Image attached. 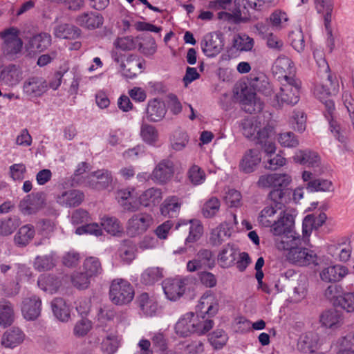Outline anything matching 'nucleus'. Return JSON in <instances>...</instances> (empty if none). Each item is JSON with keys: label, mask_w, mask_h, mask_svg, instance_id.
I'll return each instance as SVG.
<instances>
[{"label": "nucleus", "mask_w": 354, "mask_h": 354, "mask_svg": "<svg viewBox=\"0 0 354 354\" xmlns=\"http://www.w3.org/2000/svg\"><path fill=\"white\" fill-rule=\"evenodd\" d=\"M295 227V218L292 214L285 213L283 216L276 223L272 230V234L278 236L276 243L278 249L287 251L286 257L287 261L294 265L306 267L318 265L317 254L308 248V243L304 241L302 237L296 232Z\"/></svg>", "instance_id": "obj_1"}, {"label": "nucleus", "mask_w": 354, "mask_h": 354, "mask_svg": "<svg viewBox=\"0 0 354 354\" xmlns=\"http://www.w3.org/2000/svg\"><path fill=\"white\" fill-rule=\"evenodd\" d=\"M19 35V29L14 26L0 32V37L3 40L1 46L2 53L9 60L15 59L21 52L23 41Z\"/></svg>", "instance_id": "obj_2"}, {"label": "nucleus", "mask_w": 354, "mask_h": 354, "mask_svg": "<svg viewBox=\"0 0 354 354\" xmlns=\"http://www.w3.org/2000/svg\"><path fill=\"white\" fill-rule=\"evenodd\" d=\"M134 289L131 284L124 279H115L110 286L109 298L113 304L123 306L129 304L134 297Z\"/></svg>", "instance_id": "obj_3"}, {"label": "nucleus", "mask_w": 354, "mask_h": 354, "mask_svg": "<svg viewBox=\"0 0 354 354\" xmlns=\"http://www.w3.org/2000/svg\"><path fill=\"white\" fill-rule=\"evenodd\" d=\"M281 82L280 91L275 95L279 106L283 104L295 105L300 98L301 82L297 79H288Z\"/></svg>", "instance_id": "obj_4"}, {"label": "nucleus", "mask_w": 354, "mask_h": 354, "mask_svg": "<svg viewBox=\"0 0 354 354\" xmlns=\"http://www.w3.org/2000/svg\"><path fill=\"white\" fill-rule=\"evenodd\" d=\"M153 218L151 214L140 212L134 214L127 223V233L131 237L144 234L153 225Z\"/></svg>", "instance_id": "obj_5"}, {"label": "nucleus", "mask_w": 354, "mask_h": 354, "mask_svg": "<svg viewBox=\"0 0 354 354\" xmlns=\"http://www.w3.org/2000/svg\"><path fill=\"white\" fill-rule=\"evenodd\" d=\"M333 327L339 325L343 320V311L347 313L354 310V292L333 295Z\"/></svg>", "instance_id": "obj_6"}, {"label": "nucleus", "mask_w": 354, "mask_h": 354, "mask_svg": "<svg viewBox=\"0 0 354 354\" xmlns=\"http://www.w3.org/2000/svg\"><path fill=\"white\" fill-rule=\"evenodd\" d=\"M216 265L215 257L212 250L201 249L194 259L187 263V270L193 272L199 270H212Z\"/></svg>", "instance_id": "obj_7"}, {"label": "nucleus", "mask_w": 354, "mask_h": 354, "mask_svg": "<svg viewBox=\"0 0 354 354\" xmlns=\"http://www.w3.org/2000/svg\"><path fill=\"white\" fill-rule=\"evenodd\" d=\"M272 71L280 82L288 81V79H296L294 63L285 55H280L277 57L272 66Z\"/></svg>", "instance_id": "obj_8"}, {"label": "nucleus", "mask_w": 354, "mask_h": 354, "mask_svg": "<svg viewBox=\"0 0 354 354\" xmlns=\"http://www.w3.org/2000/svg\"><path fill=\"white\" fill-rule=\"evenodd\" d=\"M46 204L45 194L43 192L26 195L19 203V209L24 215L36 214L44 208Z\"/></svg>", "instance_id": "obj_9"}, {"label": "nucleus", "mask_w": 354, "mask_h": 354, "mask_svg": "<svg viewBox=\"0 0 354 354\" xmlns=\"http://www.w3.org/2000/svg\"><path fill=\"white\" fill-rule=\"evenodd\" d=\"M201 46L203 53L209 57H213L221 53L224 46V39L221 34L211 32L205 35Z\"/></svg>", "instance_id": "obj_10"}, {"label": "nucleus", "mask_w": 354, "mask_h": 354, "mask_svg": "<svg viewBox=\"0 0 354 354\" xmlns=\"http://www.w3.org/2000/svg\"><path fill=\"white\" fill-rule=\"evenodd\" d=\"M292 182V177L287 174H266L259 176L257 183L261 189H274L278 187H288Z\"/></svg>", "instance_id": "obj_11"}, {"label": "nucleus", "mask_w": 354, "mask_h": 354, "mask_svg": "<svg viewBox=\"0 0 354 354\" xmlns=\"http://www.w3.org/2000/svg\"><path fill=\"white\" fill-rule=\"evenodd\" d=\"M176 229L189 232L185 240V245L198 241L203 232V227L197 220H180L176 225Z\"/></svg>", "instance_id": "obj_12"}, {"label": "nucleus", "mask_w": 354, "mask_h": 354, "mask_svg": "<svg viewBox=\"0 0 354 354\" xmlns=\"http://www.w3.org/2000/svg\"><path fill=\"white\" fill-rule=\"evenodd\" d=\"M240 104L241 109L250 114L261 111L264 106L263 102L257 97L256 93L248 88L241 91Z\"/></svg>", "instance_id": "obj_13"}, {"label": "nucleus", "mask_w": 354, "mask_h": 354, "mask_svg": "<svg viewBox=\"0 0 354 354\" xmlns=\"http://www.w3.org/2000/svg\"><path fill=\"white\" fill-rule=\"evenodd\" d=\"M261 161V156L259 149H248L239 161V169L244 174H251L257 169Z\"/></svg>", "instance_id": "obj_14"}, {"label": "nucleus", "mask_w": 354, "mask_h": 354, "mask_svg": "<svg viewBox=\"0 0 354 354\" xmlns=\"http://www.w3.org/2000/svg\"><path fill=\"white\" fill-rule=\"evenodd\" d=\"M82 191L76 189H69L62 191L56 196L58 204L66 207H75L81 205L84 200Z\"/></svg>", "instance_id": "obj_15"}, {"label": "nucleus", "mask_w": 354, "mask_h": 354, "mask_svg": "<svg viewBox=\"0 0 354 354\" xmlns=\"http://www.w3.org/2000/svg\"><path fill=\"white\" fill-rule=\"evenodd\" d=\"M185 285V280L180 278L166 279L162 283L163 291L171 301H176L184 294Z\"/></svg>", "instance_id": "obj_16"}, {"label": "nucleus", "mask_w": 354, "mask_h": 354, "mask_svg": "<svg viewBox=\"0 0 354 354\" xmlns=\"http://www.w3.org/2000/svg\"><path fill=\"white\" fill-rule=\"evenodd\" d=\"M23 79V72L19 65L9 64L0 71V81L8 86L17 85Z\"/></svg>", "instance_id": "obj_17"}, {"label": "nucleus", "mask_w": 354, "mask_h": 354, "mask_svg": "<svg viewBox=\"0 0 354 354\" xmlns=\"http://www.w3.org/2000/svg\"><path fill=\"white\" fill-rule=\"evenodd\" d=\"M272 127L268 124L258 129L254 136L252 138L256 140V143L259 145L264 152L271 156L276 151V146L274 142L270 140V134L272 131Z\"/></svg>", "instance_id": "obj_18"}, {"label": "nucleus", "mask_w": 354, "mask_h": 354, "mask_svg": "<svg viewBox=\"0 0 354 354\" xmlns=\"http://www.w3.org/2000/svg\"><path fill=\"white\" fill-rule=\"evenodd\" d=\"M314 94L315 97L325 105L326 112L324 115L328 122L329 129L332 131V95L330 88L326 84H318L315 87Z\"/></svg>", "instance_id": "obj_19"}, {"label": "nucleus", "mask_w": 354, "mask_h": 354, "mask_svg": "<svg viewBox=\"0 0 354 354\" xmlns=\"http://www.w3.org/2000/svg\"><path fill=\"white\" fill-rule=\"evenodd\" d=\"M326 220L325 213L320 212L319 214H313L306 216L302 223V234H304V241L308 243L313 229L321 227Z\"/></svg>", "instance_id": "obj_20"}, {"label": "nucleus", "mask_w": 354, "mask_h": 354, "mask_svg": "<svg viewBox=\"0 0 354 354\" xmlns=\"http://www.w3.org/2000/svg\"><path fill=\"white\" fill-rule=\"evenodd\" d=\"M218 310V304L212 295H204L196 307L195 315L213 317Z\"/></svg>", "instance_id": "obj_21"}, {"label": "nucleus", "mask_w": 354, "mask_h": 354, "mask_svg": "<svg viewBox=\"0 0 354 354\" xmlns=\"http://www.w3.org/2000/svg\"><path fill=\"white\" fill-rule=\"evenodd\" d=\"M174 174V162L169 159H164L156 165L152 172V176L155 181L164 184L171 178Z\"/></svg>", "instance_id": "obj_22"}, {"label": "nucleus", "mask_w": 354, "mask_h": 354, "mask_svg": "<svg viewBox=\"0 0 354 354\" xmlns=\"http://www.w3.org/2000/svg\"><path fill=\"white\" fill-rule=\"evenodd\" d=\"M41 310V300L39 297L33 295L24 299L21 312L26 319L30 321L36 319L40 315Z\"/></svg>", "instance_id": "obj_23"}, {"label": "nucleus", "mask_w": 354, "mask_h": 354, "mask_svg": "<svg viewBox=\"0 0 354 354\" xmlns=\"http://www.w3.org/2000/svg\"><path fill=\"white\" fill-rule=\"evenodd\" d=\"M145 61L136 55H129L125 62L122 65L123 75L129 79H133L144 69Z\"/></svg>", "instance_id": "obj_24"}, {"label": "nucleus", "mask_w": 354, "mask_h": 354, "mask_svg": "<svg viewBox=\"0 0 354 354\" xmlns=\"http://www.w3.org/2000/svg\"><path fill=\"white\" fill-rule=\"evenodd\" d=\"M25 337L21 329L18 327H12L3 333L1 339V344L7 348H14L24 342Z\"/></svg>", "instance_id": "obj_25"}, {"label": "nucleus", "mask_w": 354, "mask_h": 354, "mask_svg": "<svg viewBox=\"0 0 354 354\" xmlns=\"http://www.w3.org/2000/svg\"><path fill=\"white\" fill-rule=\"evenodd\" d=\"M167 113L163 101L154 98L148 102L146 109V118L149 122H156L162 120Z\"/></svg>", "instance_id": "obj_26"}, {"label": "nucleus", "mask_w": 354, "mask_h": 354, "mask_svg": "<svg viewBox=\"0 0 354 354\" xmlns=\"http://www.w3.org/2000/svg\"><path fill=\"white\" fill-rule=\"evenodd\" d=\"M352 252L351 242L347 237L337 239L333 243V258L340 262L350 259Z\"/></svg>", "instance_id": "obj_27"}, {"label": "nucleus", "mask_w": 354, "mask_h": 354, "mask_svg": "<svg viewBox=\"0 0 354 354\" xmlns=\"http://www.w3.org/2000/svg\"><path fill=\"white\" fill-rule=\"evenodd\" d=\"M194 313H187L183 315L175 325V332L180 337H188L195 333L196 324L194 325Z\"/></svg>", "instance_id": "obj_28"}, {"label": "nucleus", "mask_w": 354, "mask_h": 354, "mask_svg": "<svg viewBox=\"0 0 354 354\" xmlns=\"http://www.w3.org/2000/svg\"><path fill=\"white\" fill-rule=\"evenodd\" d=\"M104 22L102 15L97 12H84L77 16L76 23L77 25L88 30L100 28Z\"/></svg>", "instance_id": "obj_29"}, {"label": "nucleus", "mask_w": 354, "mask_h": 354, "mask_svg": "<svg viewBox=\"0 0 354 354\" xmlns=\"http://www.w3.org/2000/svg\"><path fill=\"white\" fill-rule=\"evenodd\" d=\"M133 188L121 189L117 192L116 198L124 211L134 212L138 209V204L133 196Z\"/></svg>", "instance_id": "obj_30"}, {"label": "nucleus", "mask_w": 354, "mask_h": 354, "mask_svg": "<svg viewBox=\"0 0 354 354\" xmlns=\"http://www.w3.org/2000/svg\"><path fill=\"white\" fill-rule=\"evenodd\" d=\"M47 82L39 77H30L24 85L26 93L32 97L42 95L47 91Z\"/></svg>", "instance_id": "obj_31"}, {"label": "nucleus", "mask_w": 354, "mask_h": 354, "mask_svg": "<svg viewBox=\"0 0 354 354\" xmlns=\"http://www.w3.org/2000/svg\"><path fill=\"white\" fill-rule=\"evenodd\" d=\"M316 9L318 13L322 14L324 17V27L328 39H331L332 28H331V12H332V0H316Z\"/></svg>", "instance_id": "obj_32"}, {"label": "nucleus", "mask_w": 354, "mask_h": 354, "mask_svg": "<svg viewBox=\"0 0 354 354\" xmlns=\"http://www.w3.org/2000/svg\"><path fill=\"white\" fill-rule=\"evenodd\" d=\"M279 209L277 208L276 206L272 205L266 206L259 214L258 217L259 223L264 227H271V231L272 232L274 223L278 222L282 216H283L285 213L290 214L287 211H283L281 212L279 218L276 221L274 219V216Z\"/></svg>", "instance_id": "obj_33"}, {"label": "nucleus", "mask_w": 354, "mask_h": 354, "mask_svg": "<svg viewBox=\"0 0 354 354\" xmlns=\"http://www.w3.org/2000/svg\"><path fill=\"white\" fill-rule=\"evenodd\" d=\"M238 250L230 243L223 246L218 254V262L222 268H230L236 260Z\"/></svg>", "instance_id": "obj_34"}, {"label": "nucleus", "mask_w": 354, "mask_h": 354, "mask_svg": "<svg viewBox=\"0 0 354 354\" xmlns=\"http://www.w3.org/2000/svg\"><path fill=\"white\" fill-rule=\"evenodd\" d=\"M348 130L346 124L333 122V141L338 142L339 151L344 152L348 149Z\"/></svg>", "instance_id": "obj_35"}, {"label": "nucleus", "mask_w": 354, "mask_h": 354, "mask_svg": "<svg viewBox=\"0 0 354 354\" xmlns=\"http://www.w3.org/2000/svg\"><path fill=\"white\" fill-rule=\"evenodd\" d=\"M39 288L50 294L55 293L62 285L61 279L52 274H41L37 279Z\"/></svg>", "instance_id": "obj_36"}, {"label": "nucleus", "mask_w": 354, "mask_h": 354, "mask_svg": "<svg viewBox=\"0 0 354 354\" xmlns=\"http://www.w3.org/2000/svg\"><path fill=\"white\" fill-rule=\"evenodd\" d=\"M137 302L145 315L151 317L156 314L158 304L155 297L149 296L147 292H143L138 297Z\"/></svg>", "instance_id": "obj_37"}, {"label": "nucleus", "mask_w": 354, "mask_h": 354, "mask_svg": "<svg viewBox=\"0 0 354 354\" xmlns=\"http://www.w3.org/2000/svg\"><path fill=\"white\" fill-rule=\"evenodd\" d=\"M162 199V193L158 188L151 187L143 192L139 196V203L145 207H154Z\"/></svg>", "instance_id": "obj_38"}, {"label": "nucleus", "mask_w": 354, "mask_h": 354, "mask_svg": "<svg viewBox=\"0 0 354 354\" xmlns=\"http://www.w3.org/2000/svg\"><path fill=\"white\" fill-rule=\"evenodd\" d=\"M181 207L180 198L176 196L167 197L160 205V213L164 216L176 217Z\"/></svg>", "instance_id": "obj_39"}, {"label": "nucleus", "mask_w": 354, "mask_h": 354, "mask_svg": "<svg viewBox=\"0 0 354 354\" xmlns=\"http://www.w3.org/2000/svg\"><path fill=\"white\" fill-rule=\"evenodd\" d=\"M15 321L13 305L8 300H0V326L6 328L12 324Z\"/></svg>", "instance_id": "obj_40"}, {"label": "nucleus", "mask_w": 354, "mask_h": 354, "mask_svg": "<svg viewBox=\"0 0 354 354\" xmlns=\"http://www.w3.org/2000/svg\"><path fill=\"white\" fill-rule=\"evenodd\" d=\"M317 344V337L313 332H307L300 335L297 342V349L304 353L315 352Z\"/></svg>", "instance_id": "obj_41"}, {"label": "nucleus", "mask_w": 354, "mask_h": 354, "mask_svg": "<svg viewBox=\"0 0 354 354\" xmlns=\"http://www.w3.org/2000/svg\"><path fill=\"white\" fill-rule=\"evenodd\" d=\"M52 310L57 319L66 322L70 319V309L66 301L59 297L55 298L51 302Z\"/></svg>", "instance_id": "obj_42"}, {"label": "nucleus", "mask_w": 354, "mask_h": 354, "mask_svg": "<svg viewBox=\"0 0 354 354\" xmlns=\"http://www.w3.org/2000/svg\"><path fill=\"white\" fill-rule=\"evenodd\" d=\"M51 44V36L46 32H40L34 35L29 41L30 47L35 51L42 52Z\"/></svg>", "instance_id": "obj_43"}, {"label": "nucleus", "mask_w": 354, "mask_h": 354, "mask_svg": "<svg viewBox=\"0 0 354 354\" xmlns=\"http://www.w3.org/2000/svg\"><path fill=\"white\" fill-rule=\"evenodd\" d=\"M35 233V229L32 225H24L19 228L15 235L14 241L18 246H26L33 239Z\"/></svg>", "instance_id": "obj_44"}, {"label": "nucleus", "mask_w": 354, "mask_h": 354, "mask_svg": "<svg viewBox=\"0 0 354 354\" xmlns=\"http://www.w3.org/2000/svg\"><path fill=\"white\" fill-rule=\"evenodd\" d=\"M54 34L58 38L71 39L80 36V30L75 26L64 24L57 26L55 28Z\"/></svg>", "instance_id": "obj_45"}, {"label": "nucleus", "mask_w": 354, "mask_h": 354, "mask_svg": "<svg viewBox=\"0 0 354 354\" xmlns=\"http://www.w3.org/2000/svg\"><path fill=\"white\" fill-rule=\"evenodd\" d=\"M314 58L319 68V73L326 75V79L329 82L330 86L332 85V75L330 73V66L325 59L324 53L322 50L316 49L313 52Z\"/></svg>", "instance_id": "obj_46"}, {"label": "nucleus", "mask_w": 354, "mask_h": 354, "mask_svg": "<svg viewBox=\"0 0 354 354\" xmlns=\"http://www.w3.org/2000/svg\"><path fill=\"white\" fill-rule=\"evenodd\" d=\"M211 317L199 316L194 314V325L196 324L195 333L202 335L209 331L214 326V321Z\"/></svg>", "instance_id": "obj_47"}, {"label": "nucleus", "mask_w": 354, "mask_h": 354, "mask_svg": "<svg viewBox=\"0 0 354 354\" xmlns=\"http://www.w3.org/2000/svg\"><path fill=\"white\" fill-rule=\"evenodd\" d=\"M261 126V122L255 118H244L241 123L243 134L248 138H252L258 129Z\"/></svg>", "instance_id": "obj_48"}, {"label": "nucleus", "mask_w": 354, "mask_h": 354, "mask_svg": "<svg viewBox=\"0 0 354 354\" xmlns=\"http://www.w3.org/2000/svg\"><path fill=\"white\" fill-rule=\"evenodd\" d=\"M20 221L16 217L5 218L0 220V236H6L12 234L19 226Z\"/></svg>", "instance_id": "obj_49"}, {"label": "nucleus", "mask_w": 354, "mask_h": 354, "mask_svg": "<svg viewBox=\"0 0 354 354\" xmlns=\"http://www.w3.org/2000/svg\"><path fill=\"white\" fill-rule=\"evenodd\" d=\"M101 226L109 234L115 236L122 232V228L119 220L113 216H104L101 219Z\"/></svg>", "instance_id": "obj_50"}, {"label": "nucleus", "mask_w": 354, "mask_h": 354, "mask_svg": "<svg viewBox=\"0 0 354 354\" xmlns=\"http://www.w3.org/2000/svg\"><path fill=\"white\" fill-rule=\"evenodd\" d=\"M119 252L123 261L129 263L135 258L136 245L131 240H124L121 243Z\"/></svg>", "instance_id": "obj_51"}, {"label": "nucleus", "mask_w": 354, "mask_h": 354, "mask_svg": "<svg viewBox=\"0 0 354 354\" xmlns=\"http://www.w3.org/2000/svg\"><path fill=\"white\" fill-rule=\"evenodd\" d=\"M84 269L91 277H96L102 272L101 262L99 259L95 257H90L84 262Z\"/></svg>", "instance_id": "obj_52"}, {"label": "nucleus", "mask_w": 354, "mask_h": 354, "mask_svg": "<svg viewBox=\"0 0 354 354\" xmlns=\"http://www.w3.org/2000/svg\"><path fill=\"white\" fill-rule=\"evenodd\" d=\"M233 46L239 51H250L254 46V39L246 34H238L234 37Z\"/></svg>", "instance_id": "obj_53"}, {"label": "nucleus", "mask_w": 354, "mask_h": 354, "mask_svg": "<svg viewBox=\"0 0 354 354\" xmlns=\"http://www.w3.org/2000/svg\"><path fill=\"white\" fill-rule=\"evenodd\" d=\"M228 230L225 225L221 224L212 230L210 234V243L214 246H218L229 236Z\"/></svg>", "instance_id": "obj_54"}, {"label": "nucleus", "mask_w": 354, "mask_h": 354, "mask_svg": "<svg viewBox=\"0 0 354 354\" xmlns=\"http://www.w3.org/2000/svg\"><path fill=\"white\" fill-rule=\"evenodd\" d=\"M269 19L272 28L277 30L284 28L289 20L286 12L281 10H276L272 12Z\"/></svg>", "instance_id": "obj_55"}, {"label": "nucleus", "mask_w": 354, "mask_h": 354, "mask_svg": "<svg viewBox=\"0 0 354 354\" xmlns=\"http://www.w3.org/2000/svg\"><path fill=\"white\" fill-rule=\"evenodd\" d=\"M140 136L144 142L153 145L158 140V133L153 126L142 124L140 129Z\"/></svg>", "instance_id": "obj_56"}, {"label": "nucleus", "mask_w": 354, "mask_h": 354, "mask_svg": "<svg viewBox=\"0 0 354 354\" xmlns=\"http://www.w3.org/2000/svg\"><path fill=\"white\" fill-rule=\"evenodd\" d=\"M162 277V270L159 268H149L141 275V280L145 285H152Z\"/></svg>", "instance_id": "obj_57"}, {"label": "nucleus", "mask_w": 354, "mask_h": 354, "mask_svg": "<svg viewBox=\"0 0 354 354\" xmlns=\"http://www.w3.org/2000/svg\"><path fill=\"white\" fill-rule=\"evenodd\" d=\"M187 178L190 183L194 185H199L205 180V174L204 171L198 165H192L187 171Z\"/></svg>", "instance_id": "obj_58"}, {"label": "nucleus", "mask_w": 354, "mask_h": 354, "mask_svg": "<svg viewBox=\"0 0 354 354\" xmlns=\"http://www.w3.org/2000/svg\"><path fill=\"white\" fill-rule=\"evenodd\" d=\"M277 140L281 147L295 148L299 145V140L293 132L286 131L277 136Z\"/></svg>", "instance_id": "obj_59"}, {"label": "nucleus", "mask_w": 354, "mask_h": 354, "mask_svg": "<svg viewBox=\"0 0 354 354\" xmlns=\"http://www.w3.org/2000/svg\"><path fill=\"white\" fill-rule=\"evenodd\" d=\"M220 201L216 197L210 198L203 206L202 213L205 218L214 216L219 211Z\"/></svg>", "instance_id": "obj_60"}, {"label": "nucleus", "mask_w": 354, "mask_h": 354, "mask_svg": "<svg viewBox=\"0 0 354 354\" xmlns=\"http://www.w3.org/2000/svg\"><path fill=\"white\" fill-rule=\"evenodd\" d=\"M93 176L97 179V185L99 189H106L112 183L111 173L107 169H99L94 171Z\"/></svg>", "instance_id": "obj_61"}, {"label": "nucleus", "mask_w": 354, "mask_h": 354, "mask_svg": "<svg viewBox=\"0 0 354 354\" xmlns=\"http://www.w3.org/2000/svg\"><path fill=\"white\" fill-rule=\"evenodd\" d=\"M138 44V38H133L131 36L119 37L114 41V46L123 51H129L135 49Z\"/></svg>", "instance_id": "obj_62"}, {"label": "nucleus", "mask_w": 354, "mask_h": 354, "mask_svg": "<svg viewBox=\"0 0 354 354\" xmlns=\"http://www.w3.org/2000/svg\"><path fill=\"white\" fill-rule=\"evenodd\" d=\"M227 335L222 329L214 330L209 337V342L215 349H221L227 341Z\"/></svg>", "instance_id": "obj_63"}, {"label": "nucleus", "mask_w": 354, "mask_h": 354, "mask_svg": "<svg viewBox=\"0 0 354 354\" xmlns=\"http://www.w3.org/2000/svg\"><path fill=\"white\" fill-rule=\"evenodd\" d=\"M55 266L53 258L49 255L38 256L36 257L34 266L38 271L52 269Z\"/></svg>", "instance_id": "obj_64"}]
</instances>
